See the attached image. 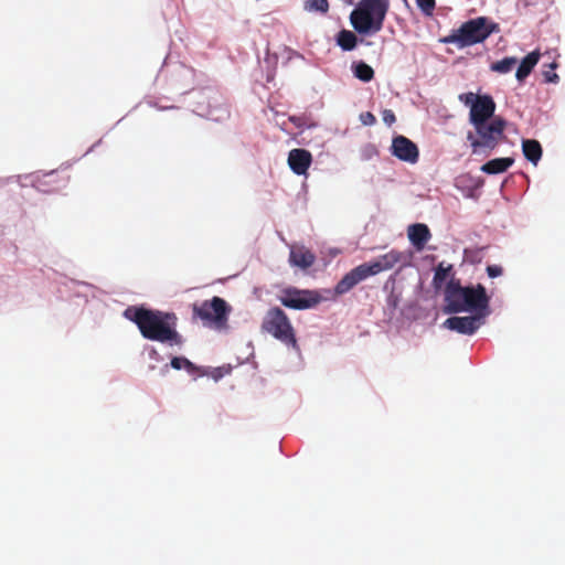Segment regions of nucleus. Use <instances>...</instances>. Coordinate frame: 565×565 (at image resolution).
Segmentation results:
<instances>
[{"label":"nucleus","instance_id":"obj_1","mask_svg":"<svg viewBox=\"0 0 565 565\" xmlns=\"http://www.w3.org/2000/svg\"><path fill=\"white\" fill-rule=\"evenodd\" d=\"M124 316L136 323L141 335L151 341L181 345L182 337L175 329L177 316L172 312L129 307Z\"/></svg>","mask_w":565,"mask_h":565},{"label":"nucleus","instance_id":"obj_2","mask_svg":"<svg viewBox=\"0 0 565 565\" xmlns=\"http://www.w3.org/2000/svg\"><path fill=\"white\" fill-rule=\"evenodd\" d=\"M445 312H475L488 315L490 298L481 284L463 287L459 279L451 278L445 287Z\"/></svg>","mask_w":565,"mask_h":565},{"label":"nucleus","instance_id":"obj_3","mask_svg":"<svg viewBox=\"0 0 565 565\" xmlns=\"http://www.w3.org/2000/svg\"><path fill=\"white\" fill-rule=\"evenodd\" d=\"M390 0H360L350 14V22L359 34H375L383 29Z\"/></svg>","mask_w":565,"mask_h":565},{"label":"nucleus","instance_id":"obj_4","mask_svg":"<svg viewBox=\"0 0 565 565\" xmlns=\"http://www.w3.org/2000/svg\"><path fill=\"white\" fill-rule=\"evenodd\" d=\"M475 131H468L467 140L470 142L472 153L492 151L504 138L507 121L501 117H494L490 121L472 125Z\"/></svg>","mask_w":565,"mask_h":565},{"label":"nucleus","instance_id":"obj_5","mask_svg":"<svg viewBox=\"0 0 565 565\" xmlns=\"http://www.w3.org/2000/svg\"><path fill=\"white\" fill-rule=\"evenodd\" d=\"M262 330L285 345L299 350L295 329L286 312L279 307L267 310L262 322Z\"/></svg>","mask_w":565,"mask_h":565},{"label":"nucleus","instance_id":"obj_6","mask_svg":"<svg viewBox=\"0 0 565 565\" xmlns=\"http://www.w3.org/2000/svg\"><path fill=\"white\" fill-rule=\"evenodd\" d=\"M192 310L194 318L201 319L204 324L221 329L227 323L231 307L223 298L214 296L211 300L193 303Z\"/></svg>","mask_w":565,"mask_h":565},{"label":"nucleus","instance_id":"obj_7","mask_svg":"<svg viewBox=\"0 0 565 565\" xmlns=\"http://www.w3.org/2000/svg\"><path fill=\"white\" fill-rule=\"evenodd\" d=\"M493 29L487 25L483 17L465 22L455 33L445 39L446 43H456L459 46H470L483 42Z\"/></svg>","mask_w":565,"mask_h":565},{"label":"nucleus","instance_id":"obj_8","mask_svg":"<svg viewBox=\"0 0 565 565\" xmlns=\"http://www.w3.org/2000/svg\"><path fill=\"white\" fill-rule=\"evenodd\" d=\"M278 299L280 303L286 308L306 310L315 308L317 305H319L322 300V297L316 290L288 287L281 290Z\"/></svg>","mask_w":565,"mask_h":565},{"label":"nucleus","instance_id":"obj_9","mask_svg":"<svg viewBox=\"0 0 565 565\" xmlns=\"http://www.w3.org/2000/svg\"><path fill=\"white\" fill-rule=\"evenodd\" d=\"M391 153L397 159L412 164L416 163L419 159L417 145L402 135L393 138Z\"/></svg>","mask_w":565,"mask_h":565},{"label":"nucleus","instance_id":"obj_10","mask_svg":"<svg viewBox=\"0 0 565 565\" xmlns=\"http://www.w3.org/2000/svg\"><path fill=\"white\" fill-rule=\"evenodd\" d=\"M495 110V103L489 95L478 96L472 104L469 114V121L471 125H477L490 121Z\"/></svg>","mask_w":565,"mask_h":565},{"label":"nucleus","instance_id":"obj_11","mask_svg":"<svg viewBox=\"0 0 565 565\" xmlns=\"http://www.w3.org/2000/svg\"><path fill=\"white\" fill-rule=\"evenodd\" d=\"M486 316V313H476L475 316L450 317L444 322V326L458 333L471 335L480 328L481 320Z\"/></svg>","mask_w":565,"mask_h":565},{"label":"nucleus","instance_id":"obj_12","mask_svg":"<svg viewBox=\"0 0 565 565\" xmlns=\"http://www.w3.org/2000/svg\"><path fill=\"white\" fill-rule=\"evenodd\" d=\"M10 277L0 278V311H11L15 306L24 299V294L17 287L11 288Z\"/></svg>","mask_w":565,"mask_h":565},{"label":"nucleus","instance_id":"obj_13","mask_svg":"<svg viewBox=\"0 0 565 565\" xmlns=\"http://www.w3.org/2000/svg\"><path fill=\"white\" fill-rule=\"evenodd\" d=\"M369 277H371V275L366 269V264H361L342 277V279L335 285L334 292L337 295H344Z\"/></svg>","mask_w":565,"mask_h":565},{"label":"nucleus","instance_id":"obj_14","mask_svg":"<svg viewBox=\"0 0 565 565\" xmlns=\"http://www.w3.org/2000/svg\"><path fill=\"white\" fill-rule=\"evenodd\" d=\"M403 259V254L398 250L392 249L388 253L381 255L375 260L366 264V269L371 276L377 275L382 271L392 269L396 264Z\"/></svg>","mask_w":565,"mask_h":565},{"label":"nucleus","instance_id":"obj_15","mask_svg":"<svg viewBox=\"0 0 565 565\" xmlns=\"http://www.w3.org/2000/svg\"><path fill=\"white\" fill-rule=\"evenodd\" d=\"M311 162L312 156L306 149L296 148L288 153V166L298 175L306 174Z\"/></svg>","mask_w":565,"mask_h":565},{"label":"nucleus","instance_id":"obj_16","mask_svg":"<svg viewBox=\"0 0 565 565\" xmlns=\"http://www.w3.org/2000/svg\"><path fill=\"white\" fill-rule=\"evenodd\" d=\"M408 239L417 250H423L431 238L429 227L424 223L412 224L407 228Z\"/></svg>","mask_w":565,"mask_h":565},{"label":"nucleus","instance_id":"obj_17","mask_svg":"<svg viewBox=\"0 0 565 565\" xmlns=\"http://www.w3.org/2000/svg\"><path fill=\"white\" fill-rule=\"evenodd\" d=\"M316 256L305 246H292L289 254V263L291 266L307 269L315 264Z\"/></svg>","mask_w":565,"mask_h":565},{"label":"nucleus","instance_id":"obj_18","mask_svg":"<svg viewBox=\"0 0 565 565\" xmlns=\"http://www.w3.org/2000/svg\"><path fill=\"white\" fill-rule=\"evenodd\" d=\"M15 183L22 191L35 188V173H25L0 178V188Z\"/></svg>","mask_w":565,"mask_h":565},{"label":"nucleus","instance_id":"obj_19","mask_svg":"<svg viewBox=\"0 0 565 565\" xmlns=\"http://www.w3.org/2000/svg\"><path fill=\"white\" fill-rule=\"evenodd\" d=\"M513 163L514 159L510 157L495 158L482 164L480 170L487 174H499L505 172Z\"/></svg>","mask_w":565,"mask_h":565},{"label":"nucleus","instance_id":"obj_20","mask_svg":"<svg viewBox=\"0 0 565 565\" xmlns=\"http://www.w3.org/2000/svg\"><path fill=\"white\" fill-rule=\"evenodd\" d=\"M540 60V53L537 51H533L529 53L520 63L515 77L519 82H523L533 71L535 65Z\"/></svg>","mask_w":565,"mask_h":565},{"label":"nucleus","instance_id":"obj_21","mask_svg":"<svg viewBox=\"0 0 565 565\" xmlns=\"http://www.w3.org/2000/svg\"><path fill=\"white\" fill-rule=\"evenodd\" d=\"M522 151L524 157L534 166L541 160L543 153L541 143L535 139H524L522 141Z\"/></svg>","mask_w":565,"mask_h":565},{"label":"nucleus","instance_id":"obj_22","mask_svg":"<svg viewBox=\"0 0 565 565\" xmlns=\"http://www.w3.org/2000/svg\"><path fill=\"white\" fill-rule=\"evenodd\" d=\"M337 43L343 51H352L356 46L358 38L352 31L341 30L337 35Z\"/></svg>","mask_w":565,"mask_h":565},{"label":"nucleus","instance_id":"obj_23","mask_svg":"<svg viewBox=\"0 0 565 565\" xmlns=\"http://www.w3.org/2000/svg\"><path fill=\"white\" fill-rule=\"evenodd\" d=\"M353 74L356 78L365 83L374 78L373 68L364 62H359L355 65H353Z\"/></svg>","mask_w":565,"mask_h":565},{"label":"nucleus","instance_id":"obj_24","mask_svg":"<svg viewBox=\"0 0 565 565\" xmlns=\"http://www.w3.org/2000/svg\"><path fill=\"white\" fill-rule=\"evenodd\" d=\"M516 63V57H504L501 61L492 63L491 70L497 73L505 74L511 72Z\"/></svg>","mask_w":565,"mask_h":565},{"label":"nucleus","instance_id":"obj_25","mask_svg":"<svg viewBox=\"0 0 565 565\" xmlns=\"http://www.w3.org/2000/svg\"><path fill=\"white\" fill-rule=\"evenodd\" d=\"M452 270V265L444 266V263H440L436 269L434 275V286L439 288L441 284L447 279L449 273Z\"/></svg>","mask_w":565,"mask_h":565},{"label":"nucleus","instance_id":"obj_26","mask_svg":"<svg viewBox=\"0 0 565 565\" xmlns=\"http://www.w3.org/2000/svg\"><path fill=\"white\" fill-rule=\"evenodd\" d=\"M305 9L307 11H318L321 13H327L329 10L328 0H306Z\"/></svg>","mask_w":565,"mask_h":565},{"label":"nucleus","instance_id":"obj_27","mask_svg":"<svg viewBox=\"0 0 565 565\" xmlns=\"http://www.w3.org/2000/svg\"><path fill=\"white\" fill-rule=\"evenodd\" d=\"M171 366L175 370L185 369L189 373H193L196 370V366L183 356H174L171 360Z\"/></svg>","mask_w":565,"mask_h":565},{"label":"nucleus","instance_id":"obj_28","mask_svg":"<svg viewBox=\"0 0 565 565\" xmlns=\"http://www.w3.org/2000/svg\"><path fill=\"white\" fill-rule=\"evenodd\" d=\"M416 3L426 15H431L436 7V0H416Z\"/></svg>","mask_w":565,"mask_h":565},{"label":"nucleus","instance_id":"obj_29","mask_svg":"<svg viewBox=\"0 0 565 565\" xmlns=\"http://www.w3.org/2000/svg\"><path fill=\"white\" fill-rule=\"evenodd\" d=\"M557 67V64L555 62L551 63L548 65V70L543 71V76L546 83H557L559 77L554 72V70Z\"/></svg>","mask_w":565,"mask_h":565},{"label":"nucleus","instance_id":"obj_30","mask_svg":"<svg viewBox=\"0 0 565 565\" xmlns=\"http://www.w3.org/2000/svg\"><path fill=\"white\" fill-rule=\"evenodd\" d=\"M360 120L364 126H373L376 122V118L371 111L361 113Z\"/></svg>","mask_w":565,"mask_h":565},{"label":"nucleus","instance_id":"obj_31","mask_svg":"<svg viewBox=\"0 0 565 565\" xmlns=\"http://www.w3.org/2000/svg\"><path fill=\"white\" fill-rule=\"evenodd\" d=\"M382 117H383V121L387 125V126H392L395 121H396V117H395V114L393 110L391 109H385L382 114Z\"/></svg>","mask_w":565,"mask_h":565},{"label":"nucleus","instance_id":"obj_32","mask_svg":"<svg viewBox=\"0 0 565 565\" xmlns=\"http://www.w3.org/2000/svg\"><path fill=\"white\" fill-rule=\"evenodd\" d=\"M502 267L498 265H490L487 267V273L489 277L495 278L502 275Z\"/></svg>","mask_w":565,"mask_h":565},{"label":"nucleus","instance_id":"obj_33","mask_svg":"<svg viewBox=\"0 0 565 565\" xmlns=\"http://www.w3.org/2000/svg\"><path fill=\"white\" fill-rule=\"evenodd\" d=\"M477 95H475L473 93H467V94H461L459 96V99L461 102H463L466 105H470V107L472 106V104L476 102L477 99Z\"/></svg>","mask_w":565,"mask_h":565},{"label":"nucleus","instance_id":"obj_34","mask_svg":"<svg viewBox=\"0 0 565 565\" xmlns=\"http://www.w3.org/2000/svg\"><path fill=\"white\" fill-rule=\"evenodd\" d=\"M373 156H377V149L372 145L366 146L364 149V157L370 159Z\"/></svg>","mask_w":565,"mask_h":565},{"label":"nucleus","instance_id":"obj_35","mask_svg":"<svg viewBox=\"0 0 565 565\" xmlns=\"http://www.w3.org/2000/svg\"><path fill=\"white\" fill-rule=\"evenodd\" d=\"M56 173H57V171H52V172L44 173L43 177H50V175H53Z\"/></svg>","mask_w":565,"mask_h":565},{"label":"nucleus","instance_id":"obj_36","mask_svg":"<svg viewBox=\"0 0 565 565\" xmlns=\"http://www.w3.org/2000/svg\"><path fill=\"white\" fill-rule=\"evenodd\" d=\"M404 2H405V4H406V6H408V2H407V0H404Z\"/></svg>","mask_w":565,"mask_h":565},{"label":"nucleus","instance_id":"obj_37","mask_svg":"<svg viewBox=\"0 0 565 565\" xmlns=\"http://www.w3.org/2000/svg\"><path fill=\"white\" fill-rule=\"evenodd\" d=\"M2 236V232L0 231V237Z\"/></svg>","mask_w":565,"mask_h":565}]
</instances>
